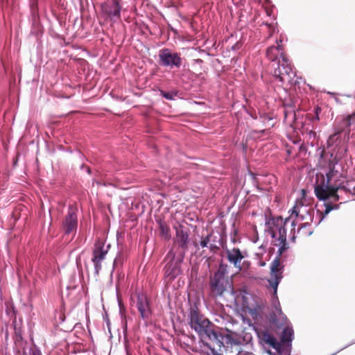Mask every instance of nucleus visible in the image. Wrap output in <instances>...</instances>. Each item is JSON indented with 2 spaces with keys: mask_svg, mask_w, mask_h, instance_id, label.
Instances as JSON below:
<instances>
[{
  "mask_svg": "<svg viewBox=\"0 0 355 355\" xmlns=\"http://www.w3.org/2000/svg\"><path fill=\"white\" fill-rule=\"evenodd\" d=\"M290 222V218L284 219L275 217L266 223L265 232L270 235L272 243L278 247L277 255L270 266V278L268 279V286L273 289V296L277 297L278 285L283 278L284 266L281 265V257L289 248L286 240V227Z\"/></svg>",
  "mask_w": 355,
  "mask_h": 355,
  "instance_id": "f257e3e1",
  "label": "nucleus"
},
{
  "mask_svg": "<svg viewBox=\"0 0 355 355\" xmlns=\"http://www.w3.org/2000/svg\"><path fill=\"white\" fill-rule=\"evenodd\" d=\"M227 264L220 263L217 271L210 278L209 286L215 296H222L225 293L234 295L232 283L227 275Z\"/></svg>",
  "mask_w": 355,
  "mask_h": 355,
  "instance_id": "f03ea898",
  "label": "nucleus"
},
{
  "mask_svg": "<svg viewBox=\"0 0 355 355\" xmlns=\"http://www.w3.org/2000/svg\"><path fill=\"white\" fill-rule=\"evenodd\" d=\"M331 175L327 174V180L323 179L322 182L314 187L315 196L319 200L336 202L339 200L338 195V188L330 184Z\"/></svg>",
  "mask_w": 355,
  "mask_h": 355,
  "instance_id": "7ed1b4c3",
  "label": "nucleus"
},
{
  "mask_svg": "<svg viewBox=\"0 0 355 355\" xmlns=\"http://www.w3.org/2000/svg\"><path fill=\"white\" fill-rule=\"evenodd\" d=\"M184 257V252H180L179 255L176 256L172 250L167 253L164 259V270L165 275L170 279H174L180 274V263Z\"/></svg>",
  "mask_w": 355,
  "mask_h": 355,
  "instance_id": "20e7f679",
  "label": "nucleus"
},
{
  "mask_svg": "<svg viewBox=\"0 0 355 355\" xmlns=\"http://www.w3.org/2000/svg\"><path fill=\"white\" fill-rule=\"evenodd\" d=\"M274 67V76L282 83H291L295 76L291 64L286 57H282V60L272 64Z\"/></svg>",
  "mask_w": 355,
  "mask_h": 355,
  "instance_id": "39448f33",
  "label": "nucleus"
},
{
  "mask_svg": "<svg viewBox=\"0 0 355 355\" xmlns=\"http://www.w3.org/2000/svg\"><path fill=\"white\" fill-rule=\"evenodd\" d=\"M110 248V244L105 245V243L100 240L96 241L92 258V261L94 266V275L96 276L98 275L102 268V261L105 259Z\"/></svg>",
  "mask_w": 355,
  "mask_h": 355,
  "instance_id": "423d86ee",
  "label": "nucleus"
},
{
  "mask_svg": "<svg viewBox=\"0 0 355 355\" xmlns=\"http://www.w3.org/2000/svg\"><path fill=\"white\" fill-rule=\"evenodd\" d=\"M159 64L171 69L180 68L182 64L180 55L176 52H172L169 49H163L159 53Z\"/></svg>",
  "mask_w": 355,
  "mask_h": 355,
  "instance_id": "0eeeda50",
  "label": "nucleus"
},
{
  "mask_svg": "<svg viewBox=\"0 0 355 355\" xmlns=\"http://www.w3.org/2000/svg\"><path fill=\"white\" fill-rule=\"evenodd\" d=\"M189 324L199 336L201 335L202 330L210 324V321L199 313L197 307H191Z\"/></svg>",
  "mask_w": 355,
  "mask_h": 355,
  "instance_id": "6e6552de",
  "label": "nucleus"
},
{
  "mask_svg": "<svg viewBox=\"0 0 355 355\" xmlns=\"http://www.w3.org/2000/svg\"><path fill=\"white\" fill-rule=\"evenodd\" d=\"M213 326L214 325L210 322V324L202 330L201 335H199L200 339V342L204 346V343H206L204 340V338L206 337L209 340L214 341L220 349L224 347V336L220 332L214 330Z\"/></svg>",
  "mask_w": 355,
  "mask_h": 355,
  "instance_id": "1a4fd4ad",
  "label": "nucleus"
},
{
  "mask_svg": "<svg viewBox=\"0 0 355 355\" xmlns=\"http://www.w3.org/2000/svg\"><path fill=\"white\" fill-rule=\"evenodd\" d=\"M78 227V218L75 209L72 206L68 208V212L62 222L64 234L75 233Z\"/></svg>",
  "mask_w": 355,
  "mask_h": 355,
  "instance_id": "9d476101",
  "label": "nucleus"
},
{
  "mask_svg": "<svg viewBox=\"0 0 355 355\" xmlns=\"http://www.w3.org/2000/svg\"><path fill=\"white\" fill-rule=\"evenodd\" d=\"M175 242L178 243V247L181 249L180 252H184L188 249V243H189V230L186 228L184 226L182 225H178L175 227Z\"/></svg>",
  "mask_w": 355,
  "mask_h": 355,
  "instance_id": "9b49d317",
  "label": "nucleus"
},
{
  "mask_svg": "<svg viewBox=\"0 0 355 355\" xmlns=\"http://www.w3.org/2000/svg\"><path fill=\"white\" fill-rule=\"evenodd\" d=\"M103 12L109 16L111 21H115L121 17V8L119 3L116 1L107 3L102 6Z\"/></svg>",
  "mask_w": 355,
  "mask_h": 355,
  "instance_id": "f8f14e48",
  "label": "nucleus"
},
{
  "mask_svg": "<svg viewBox=\"0 0 355 355\" xmlns=\"http://www.w3.org/2000/svg\"><path fill=\"white\" fill-rule=\"evenodd\" d=\"M137 308L141 317L144 320H148L151 315V309L149 300L143 295H139L137 301Z\"/></svg>",
  "mask_w": 355,
  "mask_h": 355,
  "instance_id": "ddd939ff",
  "label": "nucleus"
},
{
  "mask_svg": "<svg viewBox=\"0 0 355 355\" xmlns=\"http://www.w3.org/2000/svg\"><path fill=\"white\" fill-rule=\"evenodd\" d=\"M333 202H324V206L325 207V209L324 211H321L320 210L316 211V215H313L311 218V222L315 225L318 226L324 219V218L332 210H336L339 209V205H332Z\"/></svg>",
  "mask_w": 355,
  "mask_h": 355,
  "instance_id": "4468645a",
  "label": "nucleus"
},
{
  "mask_svg": "<svg viewBox=\"0 0 355 355\" xmlns=\"http://www.w3.org/2000/svg\"><path fill=\"white\" fill-rule=\"evenodd\" d=\"M226 257L230 263H232L234 266L241 270V262L244 258V255L239 248H234L232 250H226Z\"/></svg>",
  "mask_w": 355,
  "mask_h": 355,
  "instance_id": "2eb2a0df",
  "label": "nucleus"
},
{
  "mask_svg": "<svg viewBox=\"0 0 355 355\" xmlns=\"http://www.w3.org/2000/svg\"><path fill=\"white\" fill-rule=\"evenodd\" d=\"M220 243V239L213 234H209L205 237H202L200 241V245L202 248H207L211 251L214 252L218 249V243Z\"/></svg>",
  "mask_w": 355,
  "mask_h": 355,
  "instance_id": "dca6fc26",
  "label": "nucleus"
},
{
  "mask_svg": "<svg viewBox=\"0 0 355 355\" xmlns=\"http://www.w3.org/2000/svg\"><path fill=\"white\" fill-rule=\"evenodd\" d=\"M343 132V129L340 128L337 130L334 134L330 135L327 139V148L332 149L331 150V156H333L336 153V148H338L341 144L342 139L339 135Z\"/></svg>",
  "mask_w": 355,
  "mask_h": 355,
  "instance_id": "f3484780",
  "label": "nucleus"
},
{
  "mask_svg": "<svg viewBox=\"0 0 355 355\" xmlns=\"http://www.w3.org/2000/svg\"><path fill=\"white\" fill-rule=\"evenodd\" d=\"M276 311L278 312L279 315L277 316L275 313L270 314V322L272 324H274L277 328H281L282 327H285L288 324V319L286 316L283 314L281 309L279 308V304L275 307Z\"/></svg>",
  "mask_w": 355,
  "mask_h": 355,
  "instance_id": "a211bd4d",
  "label": "nucleus"
},
{
  "mask_svg": "<svg viewBox=\"0 0 355 355\" xmlns=\"http://www.w3.org/2000/svg\"><path fill=\"white\" fill-rule=\"evenodd\" d=\"M266 56L274 63L277 62L279 60H282V57H285L279 45L268 47L266 50Z\"/></svg>",
  "mask_w": 355,
  "mask_h": 355,
  "instance_id": "6ab92c4d",
  "label": "nucleus"
},
{
  "mask_svg": "<svg viewBox=\"0 0 355 355\" xmlns=\"http://www.w3.org/2000/svg\"><path fill=\"white\" fill-rule=\"evenodd\" d=\"M294 338V331L291 324H287L283 329L280 337V343L291 347V343Z\"/></svg>",
  "mask_w": 355,
  "mask_h": 355,
  "instance_id": "aec40b11",
  "label": "nucleus"
},
{
  "mask_svg": "<svg viewBox=\"0 0 355 355\" xmlns=\"http://www.w3.org/2000/svg\"><path fill=\"white\" fill-rule=\"evenodd\" d=\"M262 340L275 350L280 348V343L270 333L265 331L262 334Z\"/></svg>",
  "mask_w": 355,
  "mask_h": 355,
  "instance_id": "412c9836",
  "label": "nucleus"
},
{
  "mask_svg": "<svg viewBox=\"0 0 355 355\" xmlns=\"http://www.w3.org/2000/svg\"><path fill=\"white\" fill-rule=\"evenodd\" d=\"M351 125V121L349 116L343 118L338 125L335 128V132L340 128L343 129V132L345 131L346 128H349Z\"/></svg>",
  "mask_w": 355,
  "mask_h": 355,
  "instance_id": "4be33fe9",
  "label": "nucleus"
},
{
  "mask_svg": "<svg viewBox=\"0 0 355 355\" xmlns=\"http://www.w3.org/2000/svg\"><path fill=\"white\" fill-rule=\"evenodd\" d=\"M282 345L283 344L280 343V348L278 350H276L278 355H291V347H289L288 345L283 347Z\"/></svg>",
  "mask_w": 355,
  "mask_h": 355,
  "instance_id": "5701e85b",
  "label": "nucleus"
},
{
  "mask_svg": "<svg viewBox=\"0 0 355 355\" xmlns=\"http://www.w3.org/2000/svg\"><path fill=\"white\" fill-rule=\"evenodd\" d=\"M161 234L166 238H168L170 236V230L168 227L161 224L159 226Z\"/></svg>",
  "mask_w": 355,
  "mask_h": 355,
  "instance_id": "b1692460",
  "label": "nucleus"
},
{
  "mask_svg": "<svg viewBox=\"0 0 355 355\" xmlns=\"http://www.w3.org/2000/svg\"><path fill=\"white\" fill-rule=\"evenodd\" d=\"M29 354L30 355H42L40 349L35 345L30 348Z\"/></svg>",
  "mask_w": 355,
  "mask_h": 355,
  "instance_id": "393cba45",
  "label": "nucleus"
},
{
  "mask_svg": "<svg viewBox=\"0 0 355 355\" xmlns=\"http://www.w3.org/2000/svg\"><path fill=\"white\" fill-rule=\"evenodd\" d=\"M161 95L168 100H173L175 96H176V93H169L164 91H160Z\"/></svg>",
  "mask_w": 355,
  "mask_h": 355,
  "instance_id": "a878e982",
  "label": "nucleus"
},
{
  "mask_svg": "<svg viewBox=\"0 0 355 355\" xmlns=\"http://www.w3.org/2000/svg\"><path fill=\"white\" fill-rule=\"evenodd\" d=\"M123 261V258H122V256L121 254L119 253L117 254V256L115 257L114 260V262H113V266L114 267H116L119 264H121Z\"/></svg>",
  "mask_w": 355,
  "mask_h": 355,
  "instance_id": "bb28decb",
  "label": "nucleus"
},
{
  "mask_svg": "<svg viewBox=\"0 0 355 355\" xmlns=\"http://www.w3.org/2000/svg\"><path fill=\"white\" fill-rule=\"evenodd\" d=\"M204 346L207 347L211 352L212 355H223L218 353L214 347H212L208 343H204Z\"/></svg>",
  "mask_w": 355,
  "mask_h": 355,
  "instance_id": "cd10ccee",
  "label": "nucleus"
},
{
  "mask_svg": "<svg viewBox=\"0 0 355 355\" xmlns=\"http://www.w3.org/2000/svg\"><path fill=\"white\" fill-rule=\"evenodd\" d=\"M322 110L320 107L317 106L314 108V114H315V116L313 117V119H315L316 121H319L320 120V114Z\"/></svg>",
  "mask_w": 355,
  "mask_h": 355,
  "instance_id": "c85d7f7f",
  "label": "nucleus"
},
{
  "mask_svg": "<svg viewBox=\"0 0 355 355\" xmlns=\"http://www.w3.org/2000/svg\"><path fill=\"white\" fill-rule=\"evenodd\" d=\"M292 213L295 214V216L297 217L299 216L300 211L297 206H294L292 209Z\"/></svg>",
  "mask_w": 355,
  "mask_h": 355,
  "instance_id": "c756f323",
  "label": "nucleus"
},
{
  "mask_svg": "<svg viewBox=\"0 0 355 355\" xmlns=\"http://www.w3.org/2000/svg\"><path fill=\"white\" fill-rule=\"evenodd\" d=\"M354 343H355V340H352L351 343H349V344H347V345H345V347H343V348H341L340 349H339V350L337 352V353H338V352H340V351H342V350H343L344 349H346L347 347H348L351 346L352 345H353V344H354ZM336 354V352L335 354H331V355H335Z\"/></svg>",
  "mask_w": 355,
  "mask_h": 355,
  "instance_id": "7c9ffc66",
  "label": "nucleus"
},
{
  "mask_svg": "<svg viewBox=\"0 0 355 355\" xmlns=\"http://www.w3.org/2000/svg\"><path fill=\"white\" fill-rule=\"evenodd\" d=\"M8 3V0H0V6L3 8Z\"/></svg>",
  "mask_w": 355,
  "mask_h": 355,
  "instance_id": "2f4dec72",
  "label": "nucleus"
},
{
  "mask_svg": "<svg viewBox=\"0 0 355 355\" xmlns=\"http://www.w3.org/2000/svg\"><path fill=\"white\" fill-rule=\"evenodd\" d=\"M240 47H241L240 43L237 42L234 45L232 46L231 49L233 51H236V50L239 49Z\"/></svg>",
  "mask_w": 355,
  "mask_h": 355,
  "instance_id": "473e14b6",
  "label": "nucleus"
},
{
  "mask_svg": "<svg viewBox=\"0 0 355 355\" xmlns=\"http://www.w3.org/2000/svg\"><path fill=\"white\" fill-rule=\"evenodd\" d=\"M266 26H268V28H269V31L271 33L272 31H275V27H274V25L272 24H268V23H266L265 24Z\"/></svg>",
  "mask_w": 355,
  "mask_h": 355,
  "instance_id": "72a5a7b5",
  "label": "nucleus"
},
{
  "mask_svg": "<svg viewBox=\"0 0 355 355\" xmlns=\"http://www.w3.org/2000/svg\"><path fill=\"white\" fill-rule=\"evenodd\" d=\"M289 115H295V113H292V112H289L288 110H286L284 112V116H285V118H288L289 116Z\"/></svg>",
  "mask_w": 355,
  "mask_h": 355,
  "instance_id": "f704fd0d",
  "label": "nucleus"
},
{
  "mask_svg": "<svg viewBox=\"0 0 355 355\" xmlns=\"http://www.w3.org/2000/svg\"><path fill=\"white\" fill-rule=\"evenodd\" d=\"M81 168L83 169V168H86V171L88 174H90L91 173V169L89 167H87V166H85V165H82L81 166Z\"/></svg>",
  "mask_w": 355,
  "mask_h": 355,
  "instance_id": "c9c22d12",
  "label": "nucleus"
},
{
  "mask_svg": "<svg viewBox=\"0 0 355 355\" xmlns=\"http://www.w3.org/2000/svg\"><path fill=\"white\" fill-rule=\"evenodd\" d=\"M308 225H309V223H304L301 224L300 226L299 230L302 228L306 227Z\"/></svg>",
  "mask_w": 355,
  "mask_h": 355,
  "instance_id": "e433bc0d",
  "label": "nucleus"
},
{
  "mask_svg": "<svg viewBox=\"0 0 355 355\" xmlns=\"http://www.w3.org/2000/svg\"><path fill=\"white\" fill-rule=\"evenodd\" d=\"M295 239H296V236L295 235V233L292 235L291 239L293 242H295Z\"/></svg>",
  "mask_w": 355,
  "mask_h": 355,
  "instance_id": "4c0bfd02",
  "label": "nucleus"
},
{
  "mask_svg": "<svg viewBox=\"0 0 355 355\" xmlns=\"http://www.w3.org/2000/svg\"><path fill=\"white\" fill-rule=\"evenodd\" d=\"M308 213H309V214L310 215V217H311V214H313V213H314V210L309 211H308Z\"/></svg>",
  "mask_w": 355,
  "mask_h": 355,
  "instance_id": "58836bf2",
  "label": "nucleus"
},
{
  "mask_svg": "<svg viewBox=\"0 0 355 355\" xmlns=\"http://www.w3.org/2000/svg\"><path fill=\"white\" fill-rule=\"evenodd\" d=\"M196 62L198 63H200V62H202V61L200 59H197V60H196Z\"/></svg>",
  "mask_w": 355,
  "mask_h": 355,
  "instance_id": "ea45409f",
  "label": "nucleus"
},
{
  "mask_svg": "<svg viewBox=\"0 0 355 355\" xmlns=\"http://www.w3.org/2000/svg\"><path fill=\"white\" fill-rule=\"evenodd\" d=\"M291 225H292L293 227H295V221H294V220L291 221Z\"/></svg>",
  "mask_w": 355,
  "mask_h": 355,
  "instance_id": "a19ab883",
  "label": "nucleus"
},
{
  "mask_svg": "<svg viewBox=\"0 0 355 355\" xmlns=\"http://www.w3.org/2000/svg\"><path fill=\"white\" fill-rule=\"evenodd\" d=\"M126 354H127V355H131L128 349H126Z\"/></svg>",
  "mask_w": 355,
  "mask_h": 355,
  "instance_id": "79ce46f5",
  "label": "nucleus"
}]
</instances>
